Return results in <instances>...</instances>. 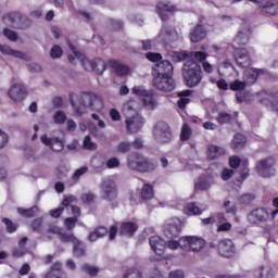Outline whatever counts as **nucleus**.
<instances>
[{"label":"nucleus","mask_w":278,"mask_h":278,"mask_svg":"<svg viewBox=\"0 0 278 278\" xmlns=\"http://www.w3.org/2000/svg\"><path fill=\"white\" fill-rule=\"evenodd\" d=\"M53 121L58 125H62V123L66 122V114L62 111H56L53 115Z\"/></svg>","instance_id":"49"},{"label":"nucleus","mask_w":278,"mask_h":278,"mask_svg":"<svg viewBox=\"0 0 278 278\" xmlns=\"http://www.w3.org/2000/svg\"><path fill=\"white\" fill-rule=\"evenodd\" d=\"M106 235H108V228L98 227L94 231H92L89 235V241L90 242H97V240H99V238H103Z\"/></svg>","instance_id":"36"},{"label":"nucleus","mask_w":278,"mask_h":278,"mask_svg":"<svg viewBox=\"0 0 278 278\" xmlns=\"http://www.w3.org/2000/svg\"><path fill=\"white\" fill-rule=\"evenodd\" d=\"M178 106L184 110L188 103H190V99H192V90H184L178 93Z\"/></svg>","instance_id":"33"},{"label":"nucleus","mask_w":278,"mask_h":278,"mask_svg":"<svg viewBox=\"0 0 278 278\" xmlns=\"http://www.w3.org/2000/svg\"><path fill=\"white\" fill-rule=\"evenodd\" d=\"M72 106L75 114L81 116V114H86L88 108L93 112H101L103 110V100L94 93H83L77 102L72 100Z\"/></svg>","instance_id":"2"},{"label":"nucleus","mask_w":278,"mask_h":278,"mask_svg":"<svg viewBox=\"0 0 278 278\" xmlns=\"http://www.w3.org/2000/svg\"><path fill=\"white\" fill-rule=\"evenodd\" d=\"M0 53H3L4 55H12V58H18L20 60H29V55L11 49L9 46L0 45Z\"/></svg>","instance_id":"28"},{"label":"nucleus","mask_w":278,"mask_h":278,"mask_svg":"<svg viewBox=\"0 0 278 278\" xmlns=\"http://www.w3.org/2000/svg\"><path fill=\"white\" fill-rule=\"evenodd\" d=\"M150 245L156 255H164V251L166 250V241H164V239H162L160 236L151 237Z\"/></svg>","instance_id":"23"},{"label":"nucleus","mask_w":278,"mask_h":278,"mask_svg":"<svg viewBox=\"0 0 278 278\" xmlns=\"http://www.w3.org/2000/svg\"><path fill=\"white\" fill-rule=\"evenodd\" d=\"M77 224V218L76 217H67L64 220V225L68 231L75 229V225Z\"/></svg>","instance_id":"51"},{"label":"nucleus","mask_w":278,"mask_h":278,"mask_svg":"<svg viewBox=\"0 0 278 278\" xmlns=\"http://www.w3.org/2000/svg\"><path fill=\"white\" fill-rule=\"evenodd\" d=\"M105 71V61L101 59H96L93 61V72L98 73V75H101Z\"/></svg>","instance_id":"44"},{"label":"nucleus","mask_w":278,"mask_h":278,"mask_svg":"<svg viewBox=\"0 0 278 278\" xmlns=\"http://www.w3.org/2000/svg\"><path fill=\"white\" fill-rule=\"evenodd\" d=\"M217 121L220 125H224V123H229L231 121V115L227 113H219Z\"/></svg>","instance_id":"59"},{"label":"nucleus","mask_w":278,"mask_h":278,"mask_svg":"<svg viewBox=\"0 0 278 278\" xmlns=\"http://www.w3.org/2000/svg\"><path fill=\"white\" fill-rule=\"evenodd\" d=\"M75 201H76V199L73 195L65 197L62 202V205H63V207H68V205H71L72 214H73V216H75L74 218H77L79 216V214H81V212L79 211V207L73 205V203H75Z\"/></svg>","instance_id":"32"},{"label":"nucleus","mask_w":278,"mask_h":278,"mask_svg":"<svg viewBox=\"0 0 278 278\" xmlns=\"http://www.w3.org/2000/svg\"><path fill=\"white\" fill-rule=\"evenodd\" d=\"M173 75V64L168 60L161 61L153 67V77H155V85L162 87V76Z\"/></svg>","instance_id":"8"},{"label":"nucleus","mask_w":278,"mask_h":278,"mask_svg":"<svg viewBox=\"0 0 278 278\" xmlns=\"http://www.w3.org/2000/svg\"><path fill=\"white\" fill-rule=\"evenodd\" d=\"M140 108H142V104L134 100L124 103L122 108L126 129L129 134H137V131H140L144 127V117L139 113Z\"/></svg>","instance_id":"1"},{"label":"nucleus","mask_w":278,"mask_h":278,"mask_svg":"<svg viewBox=\"0 0 278 278\" xmlns=\"http://www.w3.org/2000/svg\"><path fill=\"white\" fill-rule=\"evenodd\" d=\"M247 144V137L242 134H237L232 140V149H242Z\"/></svg>","instance_id":"38"},{"label":"nucleus","mask_w":278,"mask_h":278,"mask_svg":"<svg viewBox=\"0 0 278 278\" xmlns=\"http://www.w3.org/2000/svg\"><path fill=\"white\" fill-rule=\"evenodd\" d=\"M4 225L7 226V229L10 233H14V231H16L17 226L15 224H13L10 219L4 218L3 219Z\"/></svg>","instance_id":"58"},{"label":"nucleus","mask_w":278,"mask_h":278,"mask_svg":"<svg viewBox=\"0 0 278 278\" xmlns=\"http://www.w3.org/2000/svg\"><path fill=\"white\" fill-rule=\"evenodd\" d=\"M242 0H233V3H239ZM251 3H255L258 10L263 11L264 14L276 16L278 14V1L277 0H249Z\"/></svg>","instance_id":"13"},{"label":"nucleus","mask_w":278,"mask_h":278,"mask_svg":"<svg viewBox=\"0 0 278 278\" xmlns=\"http://www.w3.org/2000/svg\"><path fill=\"white\" fill-rule=\"evenodd\" d=\"M220 177L223 181H228V179H231V177H233V170L229 168H224Z\"/></svg>","instance_id":"57"},{"label":"nucleus","mask_w":278,"mask_h":278,"mask_svg":"<svg viewBox=\"0 0 278 278\" xmlns=\"http://www.w3.org/2000/svg\"><path fill=\"white\" fill-rule=\"evenodd\" d=\"M188 58V53L186 52H173L172 53V60L174 62H181Z\"/></svg>","instance_id":"52"},{"label":"nucleus","mask_w":278,"mask_h":278,"mask_svg":"<svg viewBox=\"0 0 278 278\" xmlns=\"http://www.w3.org/2000/svg\"><path fill=\"white\" fill-rule=\"evenodd\" d=\"M25 244H27V238H22L18 242L20 250H14V257H23L25 255Z\"/></svg>","instance_id":"43"},{"label":"nucleus","mask_w":278,"mask_h":278,"mask_svg":"<svg viewBox=\"0 0 278 278\" xmlns=\"http://www.w3.org/2000/svg\"><path fill=\"white\" fill-rule=\"evenodd\" d=\"M277 162H275V159L269 157L260 161L256 164V173L260 175V177H273L276 173Z\"/></svg>","instance_id":"14"},{"label":"nucleus","mask_w":278,"mask_h":278,"mask_svg":"<svg viewBox=\"0 0 278 278\" xmlns=\"http://www.w3.org/2000/svg\"><path fill=\"white\" fill-rule=\"evenodd\" d=\"M18 214H21V216H25L26 218H31V216H36V214H38V208L37 206L33 207V208H17Z\"/></svg>","instance_id":"45"},{"label":"nucleus","mask_w":278,"mask_h":278,"mask_svg":"<svg viewBox=\"0 0 278 278\" xmlns=\"http://www.w3.org/2000/svg\"><path fill=\"white\" fill-rule=\"evenodd\" d=\"M270 218V214L266 208H255L248 215V220L252 225H258V223H264Z\"/></svg>","instance_id":"16"},{"label":"nucleus","mask_w":278,"mask_h":278,"mask_svg":"<svg viewBox=\"0 0 278 278\" xmlns=\"http://www.w3.org/2000/svg\"><path fill=\"white\" fill-rule=\"evenodd\" d=\"M101 191L103 199H106L108 201H111V199H115L116 185L114 184V180H112L111 178L104 179L101 186Z\"/></svg>","instance_id":"17"},{"label":"nucleus","mask_w":278,"mask_h":278,"mask_svg":"<svg viewBox=\"0 0 278 278\" xmlns=\"http://www.w3.org/2000/svg\"><path fill=\"white\" fill-rule=\"evenodd\" d=\"M146 58L150 62H160V60H162V54L155 52H148L146 53Z\"/></svg>","instance_id":"55"},{"label":"nucleus","mask_w":278,"mask_h":278,"mask_svg":"<svg viewBox=\"0 0 278 278\" xmlns=\"http://www.w3.org/2000/svg\"><path fill=\"white\" fill-rule=\"evenodd\" d=\"M154 192H153V186L146 184L143 185L141 189V199H144L146 201L149 199H153Z\"/></svg>","instance_id":"39"},{"label":"nucleus","mask_w":278,"mask_h":278,"mask_svg":"<svg viewBox=\"0 0 278 278\" xmlns=\"http://www.w3.org/2000/svg\"><path fill=\"white\" fill-rule=\"evenodd\" d=\"M177 8L173 5L170 2H159L156 5V12L159 16H161L162 21H166L168 15L164 14V12H175Z\"/></svg>","instance_id":"25"},{"label":"nucleus","mask_w":278,"mask_h":278,"mask_svg":"<svg viewBox=\"0 0 278 278\" xmlns=\"http://www.w3.org/2000/svg\"><path fill=\"white\" fill-rule=\"evenodd\" d=\"M218 253L222 257H233V255H236V245H233V241L229 239L220 241L218 244Z\"/></svg>","instance_id":"20"},{"label":"nucleus","mask_w":278,"mask_h":278,"mask_svg":"<svg viewBox=\"0 0 278 278\" xmlns=\"http://www.w3.org/2000/svg\"><path fill=\"white\" fill-rule=\"evenodd\" d=\"M3 34H4L5 38H8L12 41L17 40V38H18V35H16V33H14L10 29H4Z\"/></svg>","instance_id":"61"},{"label":"nucleus","mask_w":278,"mask_h":278,"mask_svg":"<svg viewBox=\"0 0 278 278\" xmlns=\"http://www.w3.org/2000/svg\"><path fill=\"white\" fill-rule=\"evenodd\" d=\"M121 166V161L118 157H111L106 161L108 168H118Z\"/></svg>","instance_id":"53"},{"label":"nucleus","mask_w":278,"mask_h":278,"mask_svg":"<svg viewBox=\"0 0 278 278\" xmlns=\"http://www.w3.org/2000/svg\"><path fill=\"white\" fill-rule=\"evenodd\" d=\"M181 242L185 251H193V253H199L205 249V239L201 237H181Z\"/></svg>","instance_id":"15"},{"label":"nucleus","mask_w":278,"mask_h":278,"mask_svg":"<svg viewBox=\"0 0 278 278\" xmlns=\"http://www.w3.org/2000/svg\"><path fill=\"white\" fill-rule=\"evenodd\" d=\"M190 136H192V129H190L188 124H184L180 132L181 140H190Z\"/></svg>","instance_id":"46"},{"label":"nucleus","mask_w":278,"mask_h":278,"mask_svg":"<svg viewBox=\"0 0 278 278\" xmlns=\"http://www.w3.org/2000/svg\"><path fill=\"white\" fill-rule=\"evenodd\" d=\"M207 36L205 33V28L202 25H198L190 31V40L191 42H201Z\"/></svg>","instance_id":"29"},{"label":"nucleus","mask_w":278,"mask_h":278,"mask_svg":"<svg viewBox=\"0 0 278 278\" xmlns=\"http://www.w3.org/2000/svg\"><path fill=\"white\" fill-rule=\"evenodd\" d=\"M225 149L216 146H210L207 149V157L208 160H217L220 155H224Z\"/></svg>","instance_id":"35"},{"label":"nucleus","mask_w":278,"mask_h":278,"mask_svg":"<svg viewBox=\"0 0 278 278\" xmlns=\"http://www.w3.org/2000/svg\"><path fill=\"white\" fill-rule=\"evenodd\" d=\"M224 210L226 211L227 214H236L238 208L236 207V205L231 204V201H225Z\"/></svg>","instance_id":"54"},{"label":"nucleus","mask_w":278,"mask_h":278,"mask_svg":"<svg viewBox=\"0 0 278 278\" xmlns=\"http://www.w3.org/2000/svg\"><path fill=\"white\" fill-rule=\"evenodd\" d=\"M184 227V223L177 217H173L167 219L164 224L163 232L164 236L168 239L179 238V233H181V229Z\"/></svg>","instance_id":"10"},{"label":"nucleus","mask_w":278,"mask_h":278,"mask_svg":"<svg viewBox=\"0 0 278 278\" xmlns=\"http://www.w3.org/2000/svg\"><path fill=\"white\" fill-rule=\"evenodd\" d=\"M111 65L119 77H127V75L131 73L129 66L123 64L119 61H112Z\"/></svg>","instance_id":"30"},{"label":"nucleus","mask_w":278,"mask_h":278,"mask_svg":"<svg viewBox=\"0 0 278 278\" xmlns=\"http://www.w3.org/2000/svg\"><path fill=\"white\" fill-rule=\"evenodd\" d=\"M153 86L157 88V90H163V92H173V89L175 88V79H173V76H161V86L159 87L155 84V77L153 78Z\"/></svg>","instance_id":"24"},{"label":"nucleus","mask_w":278,"mask_h":278,"mask_svg":"<svg viewBox=\"0 0 278 278\" xmlns=\"http://www.w3.org/2000/svg\"><path fill=\"white\" fill-rule=\"evenodd\" d=\"M49 232L54 233V236H58L61 242H73L74 244L73 251L76 257H81V255H84L85 253L84 243H81L79 239L75 238V235L63 232L62 229H60L56 226H51L49 228Z\"/></svg>","instance_id":"5"},{"label":"nucleus","mask_w":278,"mask_h":278,"mask_svg":"<svg viewBox=\"0 0 278 278\" xmlns=\"http://www.w3.org/2000/svg\"><path fill=\"white\" fill-rule=\"evenodd\" d=\"M229 165L231 166V168H238L241 167L242 168V177L244 179V177L249 176V161L247 159H240L238 156H231L229 160Z\"/></svg>","instance_id":"22"},{"label":"nucleus","mask_w":278,"mask_h":278,"mask_svg":"<svg viewBox=\"0 0 278 278\" xmlns=\"http://www.w3.org/2000/svg\"><path fill=\"white\" fill-rule=\"evenodd\" d=\"M83 144H84V148L87 149L88 151L97 150V143L92 142V140L90 139V136L85 137Z\"/></svg>","instance_id":"50"},{"label":"nucleus","mask_w":278,"mask_h":278,"mask_svg":"<svg viewBox=\"0 0 278 278\" xmlns=\"http://www.w3.org/2000/svg\"><path fill=\"white\" fill-rule=\"evenodd\" d=\"M165 249H170V251H177V249H182V251H186L184 242H181V238L178 241L175 240V238L169 239V241L165 243Z\"/></svg>","instance_id":"37"},{"label":"nucleus","mask_w":278,"mask_h":278,"mask_svg":"<svg viewBox=\"0 0 278 278\" xmlns=\"http://www.w3.org/2000/svg\"><path fill=\"white\" fill-rule=\"evenodd\" d=\"M124 278H142V275L138 270H128Z\"/></svg>","instance_id":"62"},{"label":"nucleus","mask_w":278,"mask_h":278,"mask_svg":"<svg viewBox=\"0 0 278 278\" xmlns=\"http://www.w3.org/2000/svg\"><path fill=\"white\" fill-rule=\"evenodd\" d=\"M137 229H138V225H136L135 223L128 222V223L122 224V226L119 227V233L122 236H132L134 233H136Z\"/></svg>","instance_id":"31"},{"label":"nucleus","mask_w":278,"mask_h":278,"mask_svg":"<svg viewBox=\"0 0 278 278\" xmlns=\"http://www.w3.org/2000/svg\"><path fill=\"white\" fill-rule=\"evenodd\" d=\"M127 166L130 168V170H139L140 173H147L153 169L147 159L140 154L128 155Z\"/></svg>","instance_id":"7"},{"label":"nucleus","mask_w":278,"mask_h":278,"mask_svg":"<svg viewBox=\"0 0 278 278\" xmlns=\"http://www.w3.org/2000/svg\"><path fill=\"white\" fill-rule=\"evenodd\" d=\"M71 53L68 54V60L72 64H77L80 62L86 71L92 72L94 71V61H90L86 59L81 52H78L73 45L68 43Z\"/></svg>","instance_id":"9"},{"label":"nucleus","mask_w":278,"mask_h":278,"mask_svg":"<svg viewBox=\"0 0 278 278\" xmlns=\"http://www.w3.org/2000/svg\"><path fill=\"white\" fill-rule=\"evenodd\" d=\"M109 116L114 123H121V121H123L121 112L116 109H110Z\"/></svg>","instance_id":"48"},{"label":"nucleus","mask_w":278,"mask_h":278,"mask_svg":"<svg viewBox=\"0 0 278 278\" xmlns=\"http://www.w3.org/2000/svg\"><path fill=\"white\" fill-rule=\"evenodd\" d=\"M132 94L138 97L142 101V105L148 110H155L157 108V101L153 97V91L144 89L142 86H135L131 89Z\"/></svg>","instance_id":"6"},{"label":"nucleus","mask_w":278,"mask_h":278,"mask_svg":"<svg viewBox=\"0 0 278 278\" xmlns=\"http://www.w3.org/2000/svg\"><path fill=\"white\" fill-rule=\"evenodd\" d=\"M245 88H247V83L244 81L235 80L233 83L230 84V90H235V92H237V101L239 103L249 101L247 99V91H244Z\"/></svg>","instance_id":"21"},{"label":"nucleus","mask_w":278,"mask_h":278,"mask_svg":"<svg viewBox=\"0 0 278 278\" xmlns=\"http://www.w3.org/2000/svg\"><path fill=\"white\" fill-rule=\"evenodd\" d=\"M260 277L261 278H275V271L268 265L262 266V267H260Z\"/></svg>","instance_id":"41"},{"label":"nucleus","mask_w":278,"mask_h":278,"mask_svg":"<svg viewBox=\"0 0 278 278\" xmlns=\"http://www.w3.org/2000/svg\"><path fill=\"white\" fill-rule=\"evenodd\" d=\"M63 53L64 51L60 46H53L50 50V56L52 58V60H58V58H62Z\"/></svg>","instance_id":"47"},{"label":"nucleus","mask_w":278,"mask_h":278,"mask_svg":"<svg viewBox=\"0 0 278 278\" xmlns=\"http://www.w3.org/2000/svg\"><path fill=\"white\" fill-rule=\"evenodd\" d=\"M8 97L14 103H21L23 99H25V90L23 89V85L13 83L8 91Z\"/></svg>","instance_id":"19"},{"label":"nucleus","mask_w":278,"mask_h":278,"mask_svg":"<svg viewBox=\"0 0 278 278\" xmlns=\"http://www.w3.org/2000/svg\"><path fill=\"white\" fill-rule=\"evenodd\" d=\"M235 60L238 66L247 68L244 71V78L247 79L248 84H255V81H257V77L264 75V71L249 67L251 66V58L244 48H236Z\"/></svg>","instance_id":"3"},{"label":"nucleus","mask_w":278,"mask_h":278,"mask_svg":"<svg viewBox=\"0 0 278 278\" xmlns=\"http://www.w3.org/2000/svg\"><path fill=\"white\" fill-rule=\"evenodd\" d=\"M273 206L275 207V210L271 211V213H270V218H271V220H275V217H276L277 214H278V198H275V199L273 200Z\"/></svg>","instance_id":"63"},{"label":"nucleus","mask_w":278,"mask_h":278,"mask_svg":"<svg viewBox=\"0 0 278 278\" xmlns=\"http://www.w3.org/2000/svg\"><path fill=\"white\" fill-rule=\"evenodd\" d=\"M168 278H186V275L184 274V270L176 269L169 273Z\"/></svg>","instance_id":"60"},{"label":"nucleus","mask_w":278,"mask_h":278,"mask_svg":"<svg viewBox=\"0 0 278 278\" xmlns=\"http://www.w3.org/2000/svg\"><path fill=\"white\" fill-rule=\"evenodd\" d=\"M214 184V177L210 175L201 176L194 185L195 190H208Z\"/></svg>","instance_id":"27"},{"label":"nucleus","mask_w":278,"mask_h":278,"mask_svg":"<svg viewBox=\"0 0 278 278\" xmlns=\"http://www.w3.org/2000/svg\"><path fill=\"white\" fill-rule=\"evenodd\" d=\"M40 140L45 147H48V149H51V151L58 152L62 151L64 149V141L58 137L50 138L47 135H43L40 137Z\"/></svg>","instance_id":"18"},{"label":"nucleus","mask_w":278,"mask_h":278,"mask_svg":"<svg viewBox=\"0 0 278 278\" xmlns=\"http://www.w3.org/2000/svg\"><path fill=\"white\" fill-rule=\"evenodd\" d=\"M153 136L156 142H169L173 135L170 134V127L166 122H157L153 128Z\"/></svg>","instance_id":"11"},{"label":"nucleus","mask_w":278,"mask_h":278,"mask_svg":"<svg viewBox=\"0 0 278 278\" xmlns=\"http://www.w3.org/2000/svg\"><path fill=\"white\" fill-rule=\"evenodd\" d=\"M61 268H62V264L54 263L51 270L46 275V278H62L60 277Z\"/></svg>","instance_id":"42"},{"label":"nucleus","mask_w":278,"mask_h":278,"mask_svg":"<svg viewBox=\"0 0 278 278\" xmlns=\"http://www.w3.org/2000/svg\"><path fill=\"white\" fill-rule=\"evenodd\" d=\"M184 214L187 216H199L203 214V210L197 203H189L184 207Z\"/></svg>","instance_id":"34"},{"label":"nucleus","mask_w":278,"mask_h":278,"mask_svg":"<svg viewBox=\"0 0 278 278\" xmlns=\"http://www.w3.org/2000/svg\"><path fill=\"white\" fill-rule=\"evenodd\" d=\"M83 268H84L85 273H87V275H90L91 277L97 276V274L99 273V268H97L94 266L84 265Z\"/></svg>","instance_id":"56"},{"label":"nucleus","mask_w":278,"mask_h":278,"mask_svg":"<svg viewBox=\"0 0 278 278\" xmlns=\"http://www.w3.org/2000/svg\"><path fill=\"white\" fill-rule=\"evenodd\" d=\"M153 136L156 142H169L173 135L170 134V127L166 122H157L153 128Z\"/></svg>","instance_id":"12"},{"label":"nucleus","mask_w":278,"mask_h":278,"mask_svg":"<svg viewBox=\"0 0 278 278\" xmlns=\"http://www.w3.org/2000/svg\"><path fill=\"white\" fill-rule=\"evenodd\" d=\"M131 149V143L127 141H122L119 142L114 149L113 153L118 154V153H127Z\"/></svg>","instance_id":"40"},{"label":"nucleus","mask_w":278,"mask_h":278,"mask_svg":"<svg viewBox=\"0 0 278 278\" xmlns=\"http://www.w3.org/2000/svg\"><path fill=\"white\" fill-rule=\"evenodd\" d=\"M182 77L189 88L199 86L203 79L201 65L194 61H186L182 67Z\"/></svg>","instance_id":"4"},{"label":"nucleus","mask_w":278,"mask_h":278,"mask_svg":"<svg viewBox=\"0 0 278 278\" xmlns=\"http://www.w3.org/2000/svg\"><path fill=\"white\" fill-rule=\"evenodd\" d=\"M230 229H231V223L229 222L223 223L217 227V231H230Z\"/></svg>","instance_id":"64"},{"label":"nucleus","mask_w":278,"mask_h":278,"mask_svg":"<svg viewBox=\"0 0 278 278\" xmlns=\"http://www.w3.org/2000/svg\"><path fill=\"white\" fill-rule=\"evenodd\" d=\"M249 36H251V30L249 28L240 30L233 39L235 50L242 45H247V42H249Z\"/></svg>","instance_id":"26"}]
</instances>
